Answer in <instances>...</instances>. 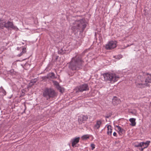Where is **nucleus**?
<instances>
[{"instance_id": "f257e3e1", "label": "nucleus", "mask_w": 151, "mask_h": 151, "mask_svg": "<svg viewBox=\"0 0 151 151\" xmlns=\"http://www.w3.org/2000/svg\"><path fill=\"white\" fill-rule=\"evenodd\" d=\"M136 85L139 88H144L148 86L149 83H151V75L147 73H143L137 77Z\"/></svg>"}, {"instance_id": "f03ea898", "label": "nucleus", "mask_w": 151, "mask_h": 151, "mask_svg": "<svg viewBox=\"0 0 151 151\" xmlns=\"http://www.w3.org/2000/svg\"><path fill=\"white\" fill-rule=\"evenodd\" d=\"M84 61L81 55H78L73 58L70 62L69 68L72 70H78L83 66Z\"/></svg>"}, {"instance_id": "7ed1b4c3", "label": "nucleus", "mask_w": 151, "mask_h": 151, "mask_svg": "<svg viewBox=\"0 0 151 151\" xmlns=\"http://www.w3.org/2000/svg\"><path fill=\"white\" fill-rule=\"evenodd\" d=\"M105 81L113 83L116 82L119 78V76L114 73H106L103 74Z\"/></svg>"}, {"instance_id": "20e7f679", "label": "nucleus", "mask_w": 151, "mask_h": 151, "mask_svg": "<svg viewBox=\"0 0 151 151\" xmlns=\"http://www.w3.org/2000/svg\"><path fill=\"white\" fill-rule=\"evenodd\" d=\"M75 23V24L73 27L74 29L80 30L81 32H83L86 26V24L84 22V20L82 19L77 20Z\"/></svg>"}, {"instance_id": "39448f33", "label": "nucleus", "mask_w": 151, "mask_h": 151, "mask_svg": "<svg viewBox=\"0 0 151 151\" xmlns=\"http://www.w3.org/2000/svg\"><path fill=\"white\" fill-rule=\"evenodd\" d=\"M43 96L47 98V99L54 97L55 95V91L51 88H45L44 91Z\"/></svg>"}, {"instance_id": "423d86ee", "label": "nucleus", "mask_w": 151, "mask_h": 151, "mask_svg": "<svg viewBox=\"0 0 151 151\" xmlns=\"http://www.w3.org/2000/svg\"><path fill=\"white\" fill-rule=\"evenodd\" d=\"M76 92H82L84 91H88L89 87L87 84L84 83L78 86L76 88Z\"/></svg>"}, {"instance_id": "0eeeda50", "label": "nucleus", "mask_w": 151, "mask_h": 151, "mask_svg": "<svg viewBox=\"0 0 151 151\" xmlns=\"http://www.w3.org/2000/svg\"><path fill=\"white\" fill-rule=\"evenodd\" d=\"M4 27L7 28H11L13 29H16L17 28V27L14 26L12 22L8 21L6 22L4 20L3 24V29Z\"/></svg>"}, {"instance_id": "6e6552de", "label": "nucleus", "mask_w": 151, "mask_h": 151, "mask_svg": "<svg viewBox=\"0 0 151 151\" xmlns=\"http://www.w3.org/2000/svg\"><path fill=\"white\" fill-rule=\"evenodd\" d=\"M117 42L116 41H111L109 42L106 45V48L107 50L113 49L116 47Z\"/></svg>"}, {"instance_id": "1a4fd4ad", "label": "nucleus", "mask_w": 151, "mask_h": 151, "mask_svg": "<svg viewBox=\"0 0 151 151\" xmlns=\"http://www.w3.org/2000/svg\"><path fill=\"white\" fill-rule=\"evenodd\" d=\"M88 116L87 115L81 114L78 116V121L79 124H81L86 121L88 119Z\"/></svg>"}, {"instance_id": "9d476101", "label": "nucleus", "mask_w": 151, "mask_h": 151, "mask_svg": "<svg viewBox=\"0 0 151 151\" xmlns=\"http://www.w3.org/2000/svg\"><path fill=\"white\" fill-rule=\"evenodd\" d=\"M79 137H76L72 139L71 140L72 146L73 147H76V145L78 143L79 141Z\"/></svg>"}, {"instance_id": "9b49d317", "label": "nucleus", "mask_w": 151, "mask_h": 151, "mask_svg": "<svg viewBox=\"0 0 151 151\" xmlns=\"http://www.w3.org/2000/svg\"><path fill=\"white\" fill-rule=\"evenodd\" d=\"M102 121L100 120H96V124L94 126L93 128L94 129H99L102 124Z\"/></svg>"}, {"instance_id": "f8f14e48", "label": "nucleus", "mask_w": 151, "mask_h": 151, "mask_svg": "<svg viewBox=\"0 0 151 151\" xmlns=\"http://www.w3.org/2000/svg\"><path fill=\"white\" fill-rule=\"evenodd\" d=\"M120 102V100L116 97H114L112 99V103L114 105H116Z\"/></svg>"}, {"instance_id": "ddd939ff", "label": "nucleus", "mask_w": 151, "mask_h": 151, "mask_svg": "<svg viewBox=\"0 0 151 151\" xmlns=\"http://www.w3.org/2000/svg\"><path fill=\"white\" fill-rule=\"evenodd\" d=\"M66 50L64 47L58 48V53L59 54L63 55L65 53Z\"/></svg>"}, {"instance_id": "4468645a", "label": "nucleus", "mask_w": 151, "mask_h": 151, "mask_svg": "<svg viewBox=\"0 0 151 151\" xmlns=\"http://www.w3.org/2000/svg\"><path fill=\"white\" fill-rule=\"evenodd\" d=\"M107 134L108 135L111 136L112 135V127L111 125H109L107 126Z\"/></svg>"}, {"instance_id": "2eb2a0df", "label": "nucleus", "mask_w": 151, "mask_h": 151, "mask_svg": "<svg viewBox=\"0 0 151 151\" xmlns=\"http://www.w3.org/2000/svg\"><path fill=\"white\" fill-rule=\"evenodd\" d=\"M47 78H50L51 79H55L56 78V77L55 76V74L53 72L49 73L47 75Z\"/></svg>"}, {"instance_id": "dca6fc26", "label": "nucleus", "mask_w": 151, "mask_h": 151, "mask_svg": "<svg viewBox=\"0 0 151 151\" xmlns=\"http://www.w3.org/2000/svg\"><path fill=\"white\" fill-rule=\"evenodd\" d=\"M116 127L117 128L118 130V132L120 135H121L124 133L125 131L123 128H121L120 126L118 125H116Z\"/></svg>"}, {"instance_id": "f3484780", "label": "nucleus", "mask_w": 151, "mask_h": 151, "mask_svg": "<svg viewBox=\"0 0 151 151\" xmlns=\"http://www.w3.org/2000/svg\"><path fill=\"white\" fill-rule=\"evenodd\" d=\"M150 141H147L146 142H141L142 143V147H143V149H145L147 148L148 146L149 145Z\"/></svg>"}, {"instance_id": "a211bd4d", "label": "nucleus", "mask_w": 151, "mask_h": 151, "mask_svg": "<svg viewBox=\"0 0 151 151\" xmlns=\"http://www.w3.org/2000/svg\"><path fill=\"white\" fill-rule=\"evenodd\" d=\"M136 119L134 118H131L129 119V121L131 122V125L132 126H134L136 125V122H135Z\"/></svg>"}, {"instance_id": "6ab92c4d", "label": "nucleus", "mask_w": 151, "mask_h": 151, "mask_svg": "<svg viewBox=\"0 0 151 151\" xmlns=\"http://www.w3.org/2000/svg\"><path fill=\"white\" fill-rule=\"evenodd\" d=\"M0 93H1V96H4L6 95V92L2 86L0 87Z\"/></svg>"}, {"instance_id": "aec40b11", "label": "nucleus", "mask_w": 151, "mask_h": 151, "mask_svg": "<svg viewBox=\"0 0 151 151\" xmlns=\"http://www.w3.org/2000/svg\"><path fill=\"white\" fill-rule=\"evenodd\" d=\"M4 19L0 18V29H3Z\"/></svg>"}, {"instance_id": "412c9836", "label": "nucleus", "mask_w": 151, "mask_h": 151, "mask_svg": "<svg viewBox=\"0 0 151 151\" xmlns=\"http://www.w3.org/2000/svg\"><path fill=\"white\" fill-rule=\"evenodd\" d=\"M82 139L83 140L89 138V136L88 135H85L81 137Z\"/></svg>"}, {"instance_id": "4be33fe9", "label": "nucleus", "mask_w": 151, "mask_h": 151, "mask_svg": "<svg viewBox=\"0 0 151 151\" xmlns=\"http://www.w3.org/2000/svg\"><path fill=\"white\" fill-rule=\"evenodd\" d=\"M78 41H77V42L79 44H81L82 41L83 40V39L81 37H79L78 38Z\"/></svg>"}, {"instance_id": "5701e85b", "label": "nucleus", "mask_w": 151, "mask_h": 151, "mask_svg": "<svg viewBox=\"0 0 151 151\" xmlns=\"http://www.w3.org/2000/svg\"><path fill=\"white\" fill-rule=\"evenodd\" d=\"M58 89L59 91L61 93H63L64 92V90L63 88H62L60 86L58 87Z\"/></svg>"}, {"instance_id": "b1692460", "label": "nucleus", "mask_w": 151, "mask_h": 151, "mask_svg": "<svg viewBox=\"0 0 151 151\" xmlns=\"http://www.w3.org/2000/svg\"><path fill=\"white\" fill-rule=\"evenodd\" d=\"M142 143H141V142L138 143L137 144H136L135 145V146L136 147H142Z\"/></svg>"}, {"instance_id": "393cba45", "label": "nucleus", "mask_w": 151, "mask_h": 151, "mask_svg": "<svg viewBox=\"0 0 151 151\" xmlns=\"http://www.w3.org/2000/svg\"><path fill=\"white\" fill-rule=\"evenodd\" d=\"M122 57V55H118L117 56H115V58L118 60H119Z\"/></svg>"}, {"instance_id": "a878e982", "label": "nucleus", "mask_w": 151, "mask_h": 151, "mask_svg": "<svg viewBox=\"0 0 151 151\" xmlns=\"http://www.w3.org/2000/svg\"><path fill=\"white\" fill-rule=\"evenodd\" d=\"M91 150H93L95 148V145L93 143L91 144Z\"/></svg>"}, {"instance_id": "bb28decb", "label": "nucleus", "mask_w": 151, "mask_h": 151, "mask_svg": "<svg viewBox=\"0 0 151 151\" xmlns=\"http://www.w3.org/2000/svg\"><path fill=\"white\" fill-rule=\"evenodd\" d=\"M24 53H25L26 52V49L25 47L23 48L22 49V51Z\"/></svg>"}, {"instance_id": "cd10ccee", "label": "nucleus", "mask_w": 151, "mask_h": 151, "mask_svg": "<svg viewBox=\"0 0 151 151\" xmlns=\"http://www.w3.org/2000/svg\"><path fill=\"white\" fill-rule=\"evenodd\" d=\"M23 54H24V53L23 52H22L20 54H19L18 55V56L19 57H20V56H21Z\"/></svg>"}, {"instance_id": "c85d7f7f", "label": "nucleus", "mask_w": 151, "mask_h": 151, "mask_svg": "<svg viewBox=\"0 0 151 151\" xmlns=\"http://www.w3.org/2000/svg\"><path fill=\"white\" fill-rule=\"evenodd\" d=\"M111 115H107V116H105V117L106 118H108L109 117H111Z\"/></svg>"}, {"instance_id": "c756f323", "label": "nucleus", "mask_w": 151, "mask_h": 151, "mask_svg": "<svg viewBox=\"0 0 151 151\" xmlns=\"http://www.w3.org/2000/svg\"><path fill=\"white\" fill-rule=\"evenodd\" d=\"M113 135L114 136H115V137H117V134L115 132H114L113 133Z\"/></svg>"}, {"instance_id": "7c9ffc66", "label": "nucleus", "mask_w": 151, "mask_h": 151, "mask_svg": "<svg viewBox=\"0 0 151 151\" xmlns=\"http://www.w3.org/2000/svg\"><path fill=\"white\" fill-rule=\"evenodd\" d=\"M144 149H143V147H141V148H139V150L140 151H143Z\"/></svg>"}]
</instances>
